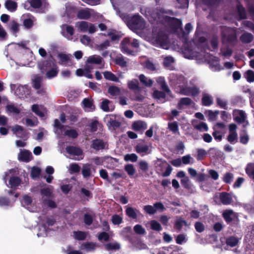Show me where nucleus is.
Masks as SVG:
<instances>
[{
    "instance_id": "17",
    "label": "nucleus",
    "mask_w": 254,
    "mask_h": 254,
    "mask_svg": "<svg viewBox=\"0 0 254 254\" xmlns=\"http://www.w3.org/2000/svg\"><path fill=\"white\" fill-rule=\"evenodd\" d=\"M61 28L63 36L67 39L71 40L74 31L73 27L67 24H63L61 26Z\"/></svg>"
},
{
    "instance_id": "6",
    "label": "nucleus",
    "mask_w": 254,
    "mask_h": 254,
    "mask_svg": "<svg viewBox=\"0 0 254 254\" xmlns=\"http://www.w3.org/2000/svg\"><path fill=\"white\" fill-rule=\"evenodd\" d=\"M150 43L156 47L166 50L169 49L171 46L167 36L162 31L158 32L153 31L152 36L150 38Z\"/></svg>"
},
{
    "instance_id": "40",
    "label": "nucleus",
    "mask_w": 254,
    "mask_h": 254,
    "mask_svg": "<svg viewBox=\"0 0 254 254\" xmlns=\"http://www.w3.org/2000/svg\"><path fill=\"white\" fill-rule=\"evenodd\" d=\"M39 231L37 233V236L39 237H45L47 236L48 229L47 228V225L44 223L43 221H40Z\"/></svg>"
},
{
    "instance_id": "26",
    "label": "nucleus",
    "mask_w": 254,
    "mask_h": 254,
    "mask_svg": "<svg viewBox=\"0 0 254 254\" xmlns=\"http://www.w3.org/2000/svg\"><path fill=\"white\" fill-rule=\"evenodd\" d=\"M177 252L170 248H160L153 250L152 254H176Z\"/></svg>"
},
{
    "instance_id": "39",
    "label": "nucleus",
    "mask_w": 254,
    "mask_h": 254,
    "mask_svg": "<svg viewBox=\"0 0 254 254\" xmlns=\"http://www.w3.org/2000/svg\"><path fill=\"white\" fill-rule=\"evenodd\" d=\"M223 216L226 222L229 223L236 216V214L233 210L229 209L224 211Z\"/></svg>"
},
{
    "instance_id": "37",
    "label": "nucleus",
    "mask_w": 254,
    "mask_h": 254,
    "mask_svg": "<svg viewBox=\"0 0 254 254\" xmlns=\"http://www.w3.org/2000/svg\"><path fill=\"white\" fill-rule=\"evenodd\" d=\"M82 174L84 178H87L93 176L92 170L91 168V165L89 164H84L82 166Z\"/></svg>"
},
{
    "instance_id": "35",
    "label": "nucleus",
    "mask_w": 254,
    "mask_h": 254,
    "mask_svg": "<svg viewBox=\"0 0 254 254\" xmlns=\"http://www.w3.org/2000/svg\"><path fill=\"white\" fill-rule=\"evenodd\" d=\"M193 103V102L192 100L189 97L182 98L178 103V108L179 109H182L184 107L190 106Z\"/></svg>"
},
{
    "instance_id": "52",
    "label": "nucleus",
    "mask_w": 254,
    "mask_h": 254,
    "mask_svg": "<svg viewBox=\"0 0 254 254\" xmlns=\"http://www.w3.org/2000/svg\"><path fill=\"white\" fill-rule=\"evenodd\" d=\"M246 173L248 176L254 180V163H249L245 169Z\"/></svg>"
},
{
    "instance_id": "27",
    "label": "nucleus",
    "mask_w": 254,
    "mask_h": 254,
    "mask_svg": "<svg viewBox=\"0 0 254 254\" xmlns=\"http://www.w3.org/2000/svg\"><path fill=\"white\" fill-rule=\"evenodd\" d=\"M201 103L204 106H210L213 103V98L207 93H203L202 95Z\"/></svg>"
},
{
    "instance_id": "53",
    "label": "nucleus",
    "mask_w": 254,
    "mask_h": 254,
    "mask_svg": "<svg viewBox=\"0 0 254 254\" xmlns=\"http://www.w3.org/2000/svg\"><path fill=\"white\" fill-rule=\"evenodd\" d=\"M111 102L108 99H105L101 104V109L105 112H110L113 108L110 106Z\"/></svg>"
},
{
    "instance_id": "54",
    "label": "nucleus",
    "mask_w": 254,
    "mask_h": 254,
    "mask_svg": "<svg viewBox=\"0 0 254 254\" xmlns=\"http://www.w3.org/2000/svg\"><path fill=\"white\" fill-rule=\"evenodd\" d=\"M174 62L175 60L172 57L167 56L164 59L163 64L166 67L170 68Z\"/></svg>"
},
{
    "instance_id": "15",
    "label": "nucleus",
    "mask_w": 254,
    "mask_h": 254,
    "mask_svg": "<svg viewBox=\"0 0 254 254\" xmlns=\"http://www.w3.org/2000/svg\"><path fill=\"white\" fill-rule=\"evenodd\" d=\"M235 120L239 124L243 125L244 127L249 126V123L247 119V115L245 112L242 110H235L234 112Z\"/></svg>"
},
{
    "instance_id": "22",
    "label": "nucleus",
    "mask_w": 254,
    "mask_h": 254,
    "mask_svg": "<svg viewBox=\"0 0 254 254\" xmlns=\"http://www.w3.org/2000/svg\"><path fill=\"white\" fill-rule=\"evenodd\" d=\"M32 110L41 118H44L47 114L46 109L43 106L33 105L32 106Z\"/></svg>"
},
{
    "instance_id": "38",
    "label": "nucleus",
    "mask_w": 254,
    "mask_h": 254,
    "mask_svg": "<svg viewBox=\"0 0 254 254\" xmlns=\"http://www.w3.org/2000/svg\"><path fill=\"white\" fill-rule=\"evenodd\" d=\"M82 103L83 109L86 112L92 111L94 109L92 101L88 98L84 99Z\"/></svg>"
},
{
    "instance_id": "21",
    "label": "nucleus",
    "mask_w": 254,
    "mask_h": 254,
    "mask_svg": "<svg viewBox=\"0 0 254 254\" xmlns=\"http://www.w3.org/2000/svg\"><path fill=\"white\" fill-rule=\"evenodd\" d=\"M245 241L249 244H252L254 246V225L248 226L246 230Z\"/></svg>"
},
{
    "instance_id": "14",
    "label": "nucleus",
    "mask_w": 254,
    "mask_h": 254,
    "mask_svg": "<svg viewBox=\"0 0 254 254\" xmlns=\"http://www.w3.org/2000/svg\"><path fill=\"white\" fill-rule=\"evenodd\" d=\"M29 4L32 7L34 8H38L40 7L46 8H47L48 6V3L47 0H28L24 4V7L25 9H29V7H27Z\"/></svg>"
},
{
    "instance_id": "30",
    "label": "nucleus",
    "mask_w": 254,
    "mask_h": 254,
    "mask_svg": "<svg viewBox=\"0 0 254 254\" xmlns=\"http://www.w3.org/2000/svg\"><path fill=\"white\" fill-rule=\"evenodd\" d=\"M147 124L142 121L134 122L132 125V129L137 131H143L147 128Z\"/></svg>"
},
{
    "instance_id": "60",
    "label": "nucleus",
    "mask_w": 254,
    "mask_h": 254,
    "mask_svg": "<svg viewBox=\"0 0 254 254\" xmlns=\"http://www.w3.org/2000/svg\"><path fill=\"white\" fill-rule=\"evenodd\" d=\"M73 236L77 240H83L86 238L87 233L82 231L74 232Z\"/></svg>"
},
{
    "instance_id": "48",
    "label": "nucleus",
    "mask_w": 254,
    "mask_h": 254,
    "mask_svg": "<svg viewBox=\"0 0 254 254\" xmlns=\"http://www.w3.org/2000/svg\"><path fill=\"white\" fill-rule=\"evenodd\" d=\"M105 248L108 251H117L120 249V245L117 242H112L105 245Z\"/></svg>"
},
{
    "instance_id": "59",
    "label": "nucleus",
    "mask_w": 254,
    "mask_h": 254,
    "mask_svg": "<svg viewBox=\"0 0 254 254\" xmlns=\"http://www.w3.org/2000/svg\"><path fill=\"white\" fill-rule=\"evenodd\" d=\"M138 156L134 153L127 154L124 156V160L127 161L134 162L137 161Z\"/></svg>"
},
{
    "instance_id": "34",
    "label": "nucleus",
    "mask_w": 254,
    "mask_h": 254,
    "mask_svg": "<svg viewBox=\"0 0 254 254\" xmlns=\"http://www.w3.org/2000/svg\"><path fill=\"white\" fill-rule=\"evenodd\" d=\"M28 87L26 85H19L15 91V94L20 98L22 97L25 94H28Z\"/></svg>"
},
{
    "instance_id": "61",
    "label": "nucleus",
    "mask_w": 254,
    "mask_h": 254,
    "mask_svg": "<svg viewBox=\"0 0 254 254\" xmlns=\"http://www.w3.org/2000/svg\"><path fill=\"white\" fill-rule=\"evenodd\" d=\"M169 129L174 133H179V127L177 122H173L168 124Z\"/></svg>"
},
{
    "instance_id": "13",
    "label": "nucleus",
    "mask_w": 254,
    "mask_h": 254,
    "mask_svg": "<svg viewBox=\"0 0 254 254\" xmlns=\"http://www.w3.org/2000/svg\"><path fill=\"white\" fill-rule=\"evenodd\" d=\"M75 26L79 31L88 32L90 34L94 33L97 30V27L95 24L85 21L77 22Z\"/></svg>"
},
{
    "instance_id": "12",
    "label": "nucleus",
    "mask_w": 254,
    "mask_h": 254,
    "mask_svg": "<svg viewBox=\"0 0 254 254\" xmlns=\"http://www.w3.org/2000/svg\"><path fill=\"white\" fill-rule=\"evenodd\" d=\"M119 116L111 114L106 115L104 121L110 130H114L120 127L121 123L119 121Z\"/></svg>"
},
{
    "instance_id": "19",
    "label": "nucleus",
    "mask_w": 254,
    "mask_h": 254,
    "mask_svg": "<svg viewBox=\"0 0 254 254\" xmlns=\"http://www.w3.org/2000/svg\"><path fill=\"white\" fill-rule=\"evenodd\" d=\"M102 58L99 55H94L89 56L86 62L85 69L90 70L92 68L90 66L89 64H100L102 62Z\"/></svg>"
},
{
    "instance_id": "36",
    "label": "nucleus",
    "mask_w": 254,
    "mask_h": 254,
    "mask_svg": "<svg viewBox=\"0 0 254 254\" xmlns=\"http://www.w3.org/2000/svg\"><path fill=\"white\" fill-rule=\"evenodd\" d=\"M126 214L132 219H136L140 214V211L131 207H127L126 208Z\"/></svg>"
},
{
    "instance_id": "8",
    "label": "nucleus",
    "mask_w": 254,
    "mask_h": 254,
    "mask_svg": "<svg viewBox=\"0 0 254 254\" xmlns=\"http://www.w3.org/2000/svg\"><path fill=\"white\" fill-rule=\"evenodd\" d=\"M176 92L186 96H195L199 93L200 90L190 81L189 82H186L184 85H179L176 88Z\"/></svg>"
},
{
    "instance_id": "58",
    "label": "nucleus",
    "mask_w": 254,
    "mask_h": 254,
    "mask_svg": "<svg viewBox=\"0 0 254 254\" xmlns=\"http://www.w3.org/2000/svg\"><path fill=\"white\" fill-rule=\"evenodd\" d=\"M228 141L231 144H235L237 142L238 134L237 132L229 133L227 137Z\"/></svg>"
},
{
    "instance_id": "51",
    "label": "nucleus",
    "mask_w": 254,
    "mask_h": 254,
    "mask_svg": "<svg viewBox=\"0 0 254 254\" xmlns=\"http://www.w3.org/2000/svg\"><path fill=\"white\" fill-rule=\"evenodd\" d=\"M103 75L105 78L107 80L118 82H120L119 78L110 71H105L103 72Z\"/></svg>"
},
{
    "instance_id": "31",
    "label": "nucleus",
    "mask_w": 254,
    "mask_h": 254,
    "mask_svg": "<svg viewBox=\"0 0 254 254\" xmlns=\"http://www.w3.org/2000/svg\"><path fill=\"white\" fill-rule=\"evenodd\" d=\"M12 130L14 134H15L17 137L22 138H25L26 137V132L24 130L22 127L16 125L12 128Z\"/></svg>"
},
{
    "instance_id": "29",
    "label": "nucleus",
    "mask_w": 254,
    "mask_h": 254,
    "mask_svg": "<svg viewBox=\"0 0 254 254\" xmlns=\"http://www.w3.org/2000/svg\"><path fill=\"white\" fill-rule=\"evenodd\" d=\"M70 55L64 53H59L58 55L59 63L64 65H67L70 63Z\"/></svg>"
},
{
    "instance_id": "33",
    "label": "nucleus",
    "mask_w": 254,
    "mask_h": 254,
    "mask_svg": "<svg viewBox=\"0 0 254 254\" xmlns=\"http://www.w3.org/2000/svg\"><path fill=\"white\" fill-rule=\"evenodd\" d=\"M240 40L243 44H249L254 40V35L249 32H244L240 37Z\"/></svg>"
},
{
    "instance_id": "44",
    "label": "nucleus",
    "mask_w": 254,
    "mask_h": 254,
    "mask_svg": "<svg viewBox=\"0 0 254 254\" xmlns=\"http://www.w3.org/2000/svg\"><path fill=\"white\" fill-rule=\"evenodd\" d=\"M106 144L100 139H95L92 141V147L96 150L103 149L105 147Z\"/></svg>"
},
{
    "instance_id": "47",
    "label": "nucleus",
    "mask_w": 254,
    "mask_h": 254,
    "mask_svg": "<svg viewBox=\"0 0 254 254\" xmlns=\"http://www.w3.org/2000/svg\"><path fill=\"white\" fill-rule=\"evenodd\" d=\"M6 110L9 113H12L13 115H17L20 112L21 109L20 107H17L14 104H11L6 106Z\"/></svg>"
},
{
    "instance_id": "10",
    "label": "nucleus",
    "mask_w": 254,
    "mask_h": 254,
    "mask_svg": "<svg viewBox=\"0 0 254 254\" xmlns=\"http://www.w3.org/2000/svg\"><path fill=\"white\" fill-rule=\"evenodd\" d=\"M54 127V132L59 137H60L62 134L73 138H76L78 136V133L75 129L65 130L64 126L60 124L58 119L55 120Z\"/></svg>"
},
{
    "instance_id": "18",
    "label": "nucleus",
    "mask_w": 254,
    "mask_h": 254,
    "mask_svg": "<svg viewBox=\"0 0 254 254\" xmlns=\"http://www.w3.org/2000/svg\"><path fill=\"white\" fill-rule=\"evenodd\" d=\"M66 151L70 155L74 156L75 158L74 159L75 160H80L83 158L82 151L79 148L74 146H68L66 148Z\"/></svg>"
},
{
    "instance_id": "3",
    "label": "nucleus",
    "mask_w": 254,
    "mask_h": 254,
    "mask_svg": "<svg viewBox=\"0 0 254 254\" xmlns=\"http://www.w3.org/2000/svg\"><path fill=\"white\" fill-rule=\"evenodd\" d=\"M161 12L162 13L161 14H157L156 16H154L155 20L157 21H161L162 19H164V20L168 22L176 31H181L182 33V37L186 40L188 34L192 29L191 24L188 23L186 25L185 30L187 32V33H186L182 27V22L180 19L172 17L166 15L167 14L173 15V12L171 10H168L165 12L163 10V11H161Z\"/></svg>"
},
{
    "instance_id": "63",
    "label": "nucleus",
    "mask_w": 254,
    "mask_h": 254,
    "mask_svg": "<svg viewBox=\"0 0 254 254\" xmlns=\"http://www.w3.org/2000/svg\"><path fill=\"white\" fill-rule=\"evenodd\" d=\"M151 229L155 231H160L162 227L160 223L156 220H151L150 222Z\"/></svg>"
},
{
    "instance_id": "20",
    "label": "nucleus",
    "mask_w": 254,
    "mask_h": 254,
    "mask_svg": "<svg viewBox=\"0 0 254 254\" xmlns=\"http://www.w3.org/2000/svg\"><path fill=\"white\" fill-rule=\"evenodd\" d=\"M32 200L30 196L27 195L23 196L22 200H21L22 206L25 207L30 212H36L37 211V208L32 204Z\"/></svg>"
},
{
    "instance_id": "57",
    "label": "nucleus",
    "mask_w": 254,
    "mask_h": 254,
    "mask_svg": "<svg viewBox=\"0 0 254 254\" xmlns=\"http://www.w3.org/2000/svg\"><path fill=\"white\" fill-rule=\"evenodd\" d=\"M139 78L140 82L146 86H151L153 83L151 79L147 78L143 74L140 75Z\"/></svg>"
},
{
    "instance_id": "2",
    "label": "nucleus",
    "mask_w": 254,
    "mask_h": 254,
    "mask_svg": "<svg viewBox=\"0 0 254 254\" xmlns=\"http://www.w3.org/2000/svg\"><path fill=\"white\" fill-rule=\"evenodd\" d=\"M237 28H231L226 26L221 27L222 41L223 46L220 49V54L225 58L231 56L233 50L226 45L229 43L231 46H234L237 42Z\"/></svg>"
},
{
    "instance_id": "64",
    "label": "nucleus",
    "mask_w": 254,
    "mask_h": 254,
    "mask_svg": "<svg viewBox=\"0 0 254 254\" xmlns=\"http://www.w3.org/2000/svg\"><path fill=\"white\" fill-rule=\"evenodd\" d=\"M245 76L249 82H254V71L253 70H247L245 74Z\"/></svg>"
},
{
    "instance_id": "50",
    "label": "nucleus",
    "mask_w": 254,
    "mask_h": 254,
    "mask_svg": "<svg viewBox=\"0 0 254 254\" xmlns=\"http://www.w3.org/2000/svg\"><path fill=\"white\" fill-rule=\"evenodd\" d=\"M96 249V244L93 243L86 242L83 243L81 246V249L85 250L87 252H91Z\"/></svg>"
},
{
    "instance_id": "49",
    "label": "nucleus",
    "mask_w": 254,
    "mask_h": 254,
    "mask_svg": "<svg viewBox=\"0 0 254 254\" xmlns=\"http://www.w3.org/2000/svg\"><path fill=\"white\" fill-rule=\"evenodd\" d=\"M157 82L161 86L162 89L167 93H169L170 92L167 85L165 83V80L164 77H158L156 78Z\"/></svg>"
},
{
    "instance_id": "25",
    "label": "nucleus",
    "mask_w": 254,
    "mask_h": 254,
    "mask_svg": "<svg viewBox=\"0 0 254 254\" xmlns=\"http://www.w3.org/2000/svg\"><path fill=\"white\" fill-rule=\"evenodd\" d=\"M4 181L6 183V186L12 189H16L21 183V180L17 177H10L9 179L8 184H6V178H4Z\"/></svg>"
},
{
    "instance_id": "46",
    "label": "nucleus",
    "mask_w": 254,
    "mask_h": 254,
    "mask_svg": "<svg viewBox=\"0 0 254 254\" xmlns=\"http://www.w3.org/2000/svg\"><path fill=\"white\" fill-rule=\"evenodd\" d=\"M108 93L112 96L116 98L119 96L121 93V89L116 86H111L108 88Z\"/></svg>"
},
{
    "instance_id": "32",
    "label": "nucleus",
    "mask_w": 254,
    "mask_h": 254,
    "mask_svg": "<svg viewBox=\"0 0 254 254\" xmlns=\"http://www.w3.org/2000/svg\"><path fill=\"white\" fill-rule=\"evenodd\" d=\"M220 199L223 204L228 205L233 201L232 195L230 193L223 192L220 194Z\"/></svg>"
},
{
    "instance_id": "45",
    "label": "nucleus",
    "mask_w": 254,
    "mask_h": 254,
    "mask_svg": "<svg viewBox=\"0 0 254 254\" xmlns=\"http://www.w3.org/2000/svg\"><path fill=\"white\" fill-rule=\"evenodd\" d=\"M115 62L116 64L119 65L121 67H124L127 66V62L125 58L121 54H118L115 59Z\"/></svg>"
},
{
    "instance_id": "23",
    "label": "nucleus",
    "mask_w": 254,
    "mask_h": 254,
    "mask_svg": "<svg viewBox=\"0 0 254 254\" xmlns=\"http://www.w3.org/2000/svg\"><path fill=\"white\" fill-rule=\"evenodd\" d=\"M32 158V153L26 150L20 149V152L18 155V160L23 162H29Z\"/></svg>"
},
{
    "instance_id": "55",
    "label": "nucleus",
    "mask_w": 254,
    "mask_h": 254,
    "mask_svg": "<svg viewBox=\"0 0 254 254\" xmlns=\"http://www.w3.org/2000/svg\"><path fill=\"white\" fill-rule=\"evenodd\" d=\"M153 97L163 102L165 100L166 95L164 92L156 90L153 93Z\"/></svg>"
},
{
    "instance_id": "56",
    "label": "nucleus",
    "mask_w": 254,
    "mask_h": 254,
    "mask_svg": "<svg viewBox=\"0 0 254 254\" xmlns=\"http://www.w3.org/2000/svg\"><path fill=\"white\" fill-rule=\"evenodd\" d=\"M239 242V239L234 236H231L228 238L226 240V244L227 245L231 247L236 246Z\"/></svg>"
},
{
    "instance_id": "16",
    "label": "nucleus",
    "mask_w": 254,
    "mask_h": 254,
    "mask_svg": "<svg viewBox=\"0 0 254 254\" xmlns=\"http://www.w3.org/2000/svg\"><path fill=\"white\" fill-rule=\"evenodd\" d=\"M169 78L171 84L174 85L177 84L184 85L188 81V80L183 75L175 73H171Z\"/></svg>"
},
{
    "instance_id": "28",
    "label": "nucleus",
    "mask_w": 254,
    "mask_h": 254,
    "mask_svg": "<svg viewBox=\"0 0 254 254\" xmlns=\"http://www.w3.org/2000/svg\"><path fill=\"white\" fill-rule=\"evenodd\" d=\"M40 193L42 201H44V199L50 198L52 196L53 190L50 187L46 186L41 189Z\"/></svg>"
},
{
    "instance_id": "4",
    "label": "nucleus",
    "mask_w": 254,
    "mask_h": 254,
    "mask_svg": "<svg viewBox=\"0 0 254 254\" xmlns=\"http://www.w3.org/2000/svg\"><path fill=\"white\" fill-rule=\"evenodd\" d=\"M119 15L127 23L128 27L132 30H142L145 27L143 19L138 15L130 16L127 14L121 13Z\"/></svg>"
},
{
    "instance_id": "43",
    "label": "nucleus",
    "mask_w": 254,
    "mask_h": 254,
    "mask_svg": "<svg viewBox=\"0 0 254 254\" xmlns=\"http://www.w3.org/2000/svg\"><path fill=\"white\" fill-rule=\"evenodd\" d=\"M19 24L15 20H12L10 21L8 24V27L9 28L10 31L15 36L19 31Z\"/></svg>"
},
{
    "instance_id": "42",
    "label": "nucleus",
    "mask_w": 254,
    "mask_h": 254,
    "mask_svg": "<svg viewBox=\"0 0 254 254\" xmlns=\"http://www.w3.org/2000/svg\"><path fill=\"white\" fill-rule=\"evenodd\" d=\"M5 8L10 12H14L17 8V3L12 0H6L5 2Z\"/></svg>"
},
{
    "instance_id": "41",
    "label": "nucleus",
    "mask_w": 254,
    "mask_h": 254,
    "mask_svg": "<svg viewBox=\"0 0 254 254\" xmlns=\"http://www.w3.org/2000/svg\"><path fill=\"white\" fill-rule=\"evenodd\" d=\"M127 86L130 90H133L135 92H139L141 89L138 86V82L137 79H132L128 80L127 82Z\"/></svg>"
},
{
    "instance_id": "24",
    "label": "nucleus",
    "mask_w": 254,
    "mask_h": 254,
    "mask_svg": "<svg viewBox=\"0 0 254 254\" xmlns=\"http://www.w3.org/2000/svg\"><path fill=\"white\" fill-rule=\"evenodd\" d=\"M135 151L141 156L148 154L150 153L149 146L145 144L139 143L135 146Z\"/></svg>"
},
{
    "instance_id": "9",
    "label": "nucleus",
    "mask_w": 254,
    "mask_h": 254,
    "mask_svg": "<svg viewBox=\"0 0 254 254\" xmlns=\"http://www.w3.org/2000/svg\"><path fill=\"white\" fill-rule=\"evenodd\" d=\"M236 2V11L237 12H232L225 16V19L231 23H234L236 20L245 19L247 17V12L245 8L240 4L237 0H235Z\"/></svg>"
},
{
    "instance_id": "62",
    "label": "nucleus",
    "mask_w": 254,
    "mask_h": 254,
    "mask_svg": "<svg viewBox=\"0 0 254 254\" xmlns=\"http://www.w3.org/2000/svg\"><path fill=\"white\" fill-rule=\"evenodd\" d=\"M182 163L187 165L189 164H193L194 162V159L191 157L190 155L184 156L182 158Z\"/></svg>"
},
{
    "instance_id": "1",
    "label": "nucleus",
    "mask_w": 254,
    "mask_h": 254,
    "mask_svg": "<svg viewBox=\"0 0 254 254\" xmlns=\"http://www.w3.org/2000/svg\"><path fill=\"white\" fill-rule=\"evenodd\" d=\"M199 42L201 44L200 46L202 47L204 50H205V48L207 47L205 38L200 37L199 39ZM183 52L184 57L187 59H193L197 58L207 62L213 70H219L220 69V65L218 58L206 53L203 50H201L200 53H198L193 51L185 46Z\"/></svg>"
},
{
    "instance_id": "11",
    "label": "nucleus",
    "mask_w": 254,
    "mask_h": 254,
    "mask_svg": "<svg viewBox=\"0 0 254 254\" xmlns=\"http://www.w3.org/2000/svg\"><path fill=\"white\" fill-rule=\"evenodd\" d=\"M77 17L81 19H90L92 21H95L99 18L101 15L94 10L85 8L79 10L77 14Z\"/></svg>"
},
{
    "instance_id": "7",
    "label": "nucleus",
    "mask_w": 254,
    "mask_h": 254,
    "mask_svg": "<svg viewBox=\"0 0 254 254\" xmlns=\"http://www.w3.org/2000/svg\"><path fill=\"white\" fill-rule=\"evenodd\" d=\"M38 66L42 72H47L46 76L49 79L56 77L58 73V67L52 61H43L40 62Z\"/></svg>"
},
{
    "instance_id": "5",
    "label": "nucleus",
    "mask_w": 254,
    "mask_h": 254,
    "mask_svg": "<svg viewBox=\"0 0 254 254\" xmlns=\"http://www.w3.org/2000/svg\"><path fill=\"white\" fill-rule=\"evenodd\" d=\"M139 46V43L137 40L127 37L122 41L120 48L121 51L127 55L135 56Z\"/></svg>"
}]
</instances>
